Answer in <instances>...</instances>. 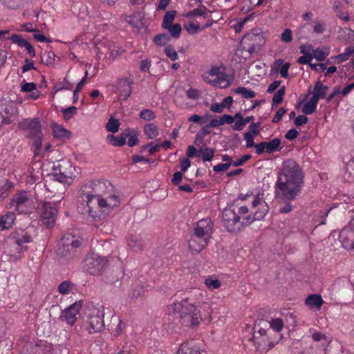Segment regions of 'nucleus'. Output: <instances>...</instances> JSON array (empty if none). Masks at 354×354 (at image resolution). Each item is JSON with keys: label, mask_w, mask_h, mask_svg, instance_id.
Returning <instances> with one entry per match:
<instances>
[{"label": "nucleus", "mask_w": 354, "mask_h": 354, "mask_svg": "<svg viewBox=\"0 0 354 354\" xmlns=\"http://www.w3.org/2000/svg\"><path fill=\"white\" fill-rule=\"evenodd\" d=\"M109 186H111V183L104 180L91 181L84 186L82 198L86 203L88 215L93 219H104L120 205L119 197L115 194L103 197Z\"/></svg>", "instance_id": "1"}, {"label": "nucleus", "mask_w": 354, "mask_h": 354, "mask_svg": "<svg viewBox=\"0 0 354 354\" xmlns=\"http://www.w3.org/2000/svg\"><path fill=\"white\" fill-rule=\"evenodd\" d=\"M304 177L302 167L295 160L283 161L277 174L276 197L283 201L295 200L301 193Z\"/></svg>", "instance_id": "2"}, {"label": "nucleus", "mask_w": 354, "mask_h": 354, "mask_svg": "<svg viewBox=\"0 0 354 354\" xmlns=\"http://www.w3.org/2000/svg\"><path fill=\"white\" fill-rule=\"evenodd\" d=\"M18 129L26 138L32 142L35 156L39 155L44 138L41 119L39 117L23 118L18 123Z\"/></svg>", "instance_id": "3"}, {"label": "nucleus", "mask_w": 354, "mask_h": 354, "mask_svg": "<svg viewBox=\"0 0 354 354\" xmlns=\"http://www.w3.org/2000/svg\"><path fill=\"white\" fill-rule=\"evenodd\" d=\"M169 310L174 315H178L185 326H197L202 321L200 310L189 302L187 297H182L180 301H174Z\"/></svg>", "instance_id": "4"}, {"label": "nucleus", "mask_w": 354, "mask_h": 354, "mask_svg": "<svg viewBox=\"0 0 354 354\" xmlns=\"http://www.w3.org/2000/svg\"><path fill=\"white\" fill-rule=\"evenodd\" d=\"M250 216L242 218L238 215L235 209L225 208L223 210V224L229 232L237 233L240 232L244 225L252 222Z\"/></svg>", "instance_id": "5"}, {"label": "nucleus", "mask_w": 354, "mask_h": 354, "mask_svg": "<svg viewBox=\"0 0 354 354\" xmlns=\"http://www.w3.org/2000/svg\"><path fill=\"white\" fill-rule=\"evenodd\" d=\"M266 42L262 30L260 28H254L250 32L245 34L241 43V48L252 54L256 50L264 45Z\"/></svg>", "instance_id": "6"}, {"label": "nucleus", "mask_w": 354, "mask_h": 354, "mask_svg": "<svg viewBox=\"0 0 354 354\" xmlns=\"http://www.w3.org/2000/svg\"><path fill=\"white\" fill-rule=\"evenodd\" d=\"M37 208L41 225L47 228H53L58 214L57 204L52 202H40Z\"/></svg>", "instance_id": "7"}, {"label": "nucleus", "mask_w": 354, "mask_h": 354, "mask_svg": "<svg viewBox=\"0 0 354 354\" xmlns=\"http://www.w3.org/2000/svg\"><path fill=\"white\" fill-rule=\"evenodd\" d=\"M10 207L18 214H29L35 208V205L28 194L26 191H21L13 196Z\"/></svg>", "instance_id": "8"}, {"label": "nucleus", "mask_w": 354, "mask_h": 354, "mask_svg": "<svg viewBox=\"0 0 354 354\" xmlns=\"http://www.w3.org/2000/svg\"><path fill=\"white\" fill-rule=\"evenodd\" d=\"M259 326V324L256 322L254 326V331L252 338L254 343L257 345V349L268 351L274 346L272 336L276 334L272 330H266L263 328H259L257 330Z\"/></svg>", "instance_id": "9"}, {"label": "nucleus", "mask_w": 354, "mask_h": 354, "mask_svg": "<svg viewBox=\"0 0 354 354\" xmlns=\"http://www.w3.org/2000/svg\"><path fill=\"white\" fill-rule=\"evenodd\" d=\"M104 308L102 305H97L88 310L87 323L89 333L100 332L104 328Z\"/></svg>", "instance_id": "10"}, {"label": "nucleus", "mask_w": 354, "mask_h": 354, "mask_svg": "<svg viewBox=\"0 0 354 354\" xmlns=\"http://www.w3.org/2000/svg\"><path fill=\"white\" fill-rule=\"evenodd\" d=\"M61 253L66 259L71 258L75 252L77 248H78L81 242L78 238L72 235L71 234H65L61 239Z\"/></svg>", "instance_id": "11"}, {"label": "nucleus", "mask_w": 354, "mask_h": 354, "mask_svg": "<svg viewBox=\"0 0 354 354\" xmlns=\"http://www.w3.org/2000/svg\"><path fill=\"white\" fill-rule=\"evenodd\" d=\"M106 257H100L97 254H88L84 259V268L93 275L97 274L106 264Z\"/></svg>", "instance_id": "12"}, {"label": "nucleus", "mask_w": 354, "mask_h": 354, "mask_svg": "<svg viewBox=\"0 0 354 354\" xmlns=\"http://www.w3.org/2000/svg\"><path fill=\"white\" fill-rule=\"evenodd\" d=\"M83 306V301L79 300L71 304L62 312L60 319L69 325H74L77 320V315Z\"/></svg>", "instance_id": "13"}, {"label": "nucleus", "mask_w": 354, "mask_h": 354, "mask_svg": "<svg viewBox=\"0 0 354 354\" xmlns=\"http://www.w3.org/2000/svg\"><path fill=\"white\" fill-rule=\"evenodd\" d=\"M212 232V223L211 220L202 219L196 223L192 235L195 236L196 238L205 239V241L208 243Z\"/></svg>", "instance_id": "14"}, {"label": "nucleus", "mask_w": 354, "mask_h": 354, "mask_svg": "<svg viewBox=\"0 0 354 354\" xmlns=\"http://www.w3.org/2000/svg\"><path fill=\"white\" fill-rule=\"evenodd\" d=\"M339 240L344 248L354 249V227L352 220L347 226L340 231Z\"/></svg>", "instance_id": "15"}, {"label": "nucleus", "mask_w": 354, "mask_h": 354, "mask_svg": "<svg viewBox=\"0 0 354 354\" xmlns=\"http://www.w3.org/2000/svg\"><path fill=\"white\" fill-rule=\"evenodd\" d=\"M0 106L1 107V115L3 116V122L6 124H11L18 113L17 107L12 102H0Z\"/></svg>", "instance_id": "16"}, {"label": "nucleus", "mask_w": 354, "mask_h": 354, "mask_svg": "<svg viewBox=\"0 0 354 354\" xmlns=\"http://www.w3.org/2000/svg\"><path fill=\"white\" fill-rule=\"evenodd\" d=\"M9 241L17 243L21 246H26L25 244L32 241V236L24 229L16 228L8 236Z\"/></svg>", "instance_id": "17"}, {"label": "nucleus", "mask_w": 354, "mask_h": 354, "mask_svg": "<svg viewBox=\"0 0 354 354\" xmlns=\"http://www.w3.org/2000/svg\"><path fill=\"white\" fill-rule=\"evenodd\" d=\"M27 250V246H21L17 245V243L9 241V239H8L5 248V253L12 260L17 261L22 258L24 252Z\"/></svg>", "instance_id": "18"}, {"label": "nucleus", "mask_w": 354, "mask_h": 354, "mask_svg": "<svg viewBox=\"0 0 354 354\" xmlns=\"http://www.w3.org/2000/svg\"><path fill=\"white\" fill-rule=\"evenodd\" d=\"M133 84V80L128 77H122L118 80V92L122 100L126 101L130 97Z\"/></svg>", "instance_id": "19"}, {"label": "nucleus", "mask_w": 354, "mask_h": 354, "mask_svg": "<svg viewBox=\"0 0 354 354\" xmlns=\"http://www.w3.org/2000/svg\"><path fill=\"white\" fill-rule=\"evenodd\" d=\"M203 80L213 86L221 87V72L220 68L214 66L209 71L203 75Z\"/></svg>", "instance_id": "20"}, {"label": "nucleus", "mask_w": 354, "mask_h": 354, "mask_svg": "<svg viewBox=\"0 0 354 354\" xmlns=\"http://www.w3.org/2000/svg\"><path fill=\"white\" fill-rule=\"evenodd\" d=\"M71 169L72 166L68 162H59L57 168L55 169V175H59L57 180L61 183H64L67 181L68 178H72L73 173Z\"/></svg>", "instance_id": "21"}, {"label": "nucleus", "mask_w": 354, "mask_h": 354, "mask_svg": "<svg viewBox=\"0 0 354 354\" xmlns=\"http://www.w3.org/2000/svg\"><path fill=\"white\" fill-rule=\"evenodd\" d=\"M127 243L129 248L136 252L142 251L145 247L143 239L135 234H131L127 237Z\"/></svg>", "instance_id": "22"}, {"label": "nucleus", "mask_w": 354, "mask_h": 354, "mask_svg": "<svg viewBox=\"0 0 354 354\" xmlns=\"http://www.w3.org/2000/svg\"><path fill=\"white\" fill-rule=\"evenodd\" d=\"M207 245V242L205 239H201L196 238L195 236L192 235L190 239L188 241V247L192 252L198 253L203 250Z\"/></svg>", "instance_id": "23"}, {"label": "nucleus", "mask_w": 354, "mask_h": 354, "mask_svg": "<svg viewBox=\"0 0 354 354\" xmlns=\"http://www.w3.org/2000/svg\"><path fill=\"white\" fill-rule=\"evenodd\" d=\"M323 304L324 300L318 294L310 295L306 299V304L308 308L316 310H319Z\"/></svg>", "instance_id": "24"}, {"label": "nucleus", "mask_w": 354, "mask_h": 354, "mask_svg": "<svg viewBox=\"0 0 354 354\" xmlns=\"http://www.w3.org/2000/svg\"><path fill=\"white\" fill-rule=\"evenodd\" d=\"M176 354H201V353L193 342H185L181 344Z\"/></svg>", "instance_id": "25"}, {"label": "nucleus", "mask_w": 354, "mask_h": 354, "mask_svg": "<svg viewBox=\"0 0 354 354\" xmlns=\"http://www.w3.org/2000/svg\"><path fill=\"white\" fill-rule=\"evenodd\" d=\"M16 216L13 212H7L0 218V227L2 230H8L12 227Z\"/></svg>", "instance_id": "26"}, {"label": "nucleus", "mask_w": 354, "mask_h": 354, "mask_svg": "<svg viewBox=\"0 0 354 354\" xmlns=\"http://www.w3.org/2000/svg\"><path fill=\"white\" fill-rule=\"evenodd\" d=\"M53 135L55 138H69L71 136V131L65 129L62 125L55 123L52 126Z\"/></svg>", "instance_id": "27"}, {"label": "nucleus", "mask_w": 354, "mask_h": 354, "mask_svg": "<svg viewBox=\"0 0 354 354\" xmlns=\"http://www.w3.org/2000/svg\"><path fill=\"white\" fill-rule=\"evenodd\" d=\"M14 185L6 178H0V198H5L10 194Z\"/></svg>", "instance_id": "28"}, {"label": "nucleus", "mask_w": 354, "mask_h": 354, "mask_svg": "<svg viewBox=\"0 0 354 354\" xmlns=\"http://www.w3.org/2000/svg\"><path fill=\"white\" fill-rule=\"evenodd\" d=\"M143 131L149 139H153L158 136L159 131L156 124L148 123L144 126Z\"/></svg>", "instance_id": "29"}, {"label": "nucleus", "mask_w": 354, "mask_h": 354, "mask_svg": "<svg viewBox=\"0 0 354 354\" xmlns=\"http://www.w3.org/2000/svg\"><path fill=\"white\" fill-rule=\"evenodd\" d=\"M328 90V86L324 85L320 81L316 82L313 91V94L317 96L319 99L324 98Z\"/></svg>", "instance_id": "30"}, {"label": "nucleus", "mask_w": 354, "mask_h": 354, "mask_svg": "<svg viewBox=\"0 0 354 354\" xmlns=\"http://www.w3.org/2000/svg\"><path fill=\"white\" fill-rule=\"evenodd\" d=\"M73 86V84L65 77L63 81L55 83L53 88V93L55 95L56 93L62 90H71Z\"/></svg>", "instance_id": "31"}, {"label": "nucleus", "mask_w": 354, "mask_h": 354, "mask_svg": "<svg viewBox=\"0 0 354 354\" xmlns=\"http://www.w3.org/2000/svg\"><path fill=\"white\" fill-rule=\"evenodd\" d=\"M333 10L336 13L338 17L343 19L345 21H348L350 19L349 15L347 12H342V3L339 1H335L333 6Z\"/></svg>", "instance_id": "32"}, {"label": "nucleus", "mask_w": 354, "mask_h": 354, "mask_svg": "<svg viewBox=\"0 0 354 354\" xmlns=\"http://www.w3.org/2000/svg\"><path fill=\"white\" fill-rule=\"evenodd\" d=\"M75 284L70 281H64L58 286V292L62 295H68L73 290Z\"/></svg>", "instance_id": "33"}, {"label": "nucleus", "mask_w": 354, "mask_h": 354, "mask_svg": "<svg viewBox=\"0 0 354 354\" xmlns=\"http://www.w3.org/2000/svg\"><path fill=\"white\" fill-rule=\"evenodd\" d=\"M266 152L272 153L274 151H278L279 145L281 144V140L279 138H274L270 142H265Z\"/></svg>", "instance_id": "34"}, {"label": "nucleus", "mask_w": 354, "mask_h": 354, "mask_svg": "<svg viewBox=\"0 0 354 354\" xmlns=\"http://www.w3.org/2000/svg\"><path fill=\"white\" fill-rule=\"evenodd\" d=\"M344 178L348 182L354 181V159L346 163Z\"/></svg>", "instance_id": "35"}, {"label": "nucleus", "mask_w": 354, "mask_h": 354, "mask_svg": "<svg viewBox=\"0 0 354 354\" xmlns=\"http://www.w3.org/2000/svg\"><path fill=\"white\" fill-rule=\"evenodd\" d=\"M107 138L113 146L121 147L126 143V136L124 134L120 136H115L112 134H109Z\"/></svg>", "instance_id": "36"}, {"label": "nucleus", "mask_w": 354, "mask_h": 354, "mask_svg": "<svg viewBox=\"0 0 354 354\" xmlns=\"http://www.w3.org/2000/svg\"><path fill=\"white\" fill-rule=\"evenodd\" d=\"M285 86H281L277 93H274L272 97V109H274L283 101V97L285 94Z\"/></svg>", "instance_id": "37"}, {"label": "nucleus", "mask_w": 354, "mask_h": 354, "mask_svg": "<svg viewBox=\"0 0 354 354\" xmlns=\"http://www.w3.org/2000/svg\"><path fill=\"white\" fill-rule=\"evenodd\" d=\"M87 76H88V71H86L84 76L80 80V82L77 84L75 90L73 91V103H77V101L79 100V92L83 88V86H84V84L86 82V80L87 78Z\"/></svg>", "instance_id": "38"}, {"label": "nucleus", "mask_w": 354, "mask_h": 354, "mask_svg": "<svg viewBox=\"0 0 354 354\" xmlns=\"http://www.w3.org/2000/svg\"><path fill=\"white\" fill-rule=\"evenodd\" d=\"M205 284L209 290H213L218 288L221 286V283L214 276H210L205 279Z\"/></svg>", "instance_id": "39"}, {"label": "nucleus", "mask_w": 354, "mask_h": 354, "mask_svg": "<svg viewBox=\"0 0 354 354\" xmlns=\"http://www.w3.org/2000/svg\"><path fill=\"white\" fill-rule=\"evenodd\" d=\"M176 16V11L170 10L167 11L164 16L162 27L163 28H169L170 26L173 25L172 22Z\"/></svg>", "instance_id": "40"}, {"label": "nucleus", "mask_w": 354, "mask_h": 354, "mask_svg": "<svg viewBox=\"0 0 354 354\" xmlns=\"http://www.w3.org/2000/svg\"><path fill=\"white\" fill-rule=\"evenodd\" d=\"M212 133V129L207 124L204 126L196 134L194 143L201 142L203 138Z\"/></svg>", "instance_id": "41"}, {"label": "nucleus", "mask_w": 354, "mask_h": 354, "mask_svg": "<svg viewBox=\"0 0 354 354\" xmlns=\"http://www.w3.org/2000/svg\"><path fill=\"white\" fill-rule=\"evenodd\" d=\"M214 156V151L212 149L205 148L201 149L197 153V157L201 158L203 161H210Z\"/></svg>", "instance_id": "42"}, {"label": "nucleus", "mask_w": 354, "mask_h": 354, "mask_svg": "<svg viewBox=\"0 0 354 354\" xmlns=\"http://www.w3.org/2000/svg\"><path fill=\"white\" fill-rule=\"evenodd\" d=\"M250 17L251 15H248L244 19L241 20L240 21L233 20L231 21L229 24H230V26L234 29L236 33H239L242 30L244 24L248 20L250 19Z\"/></svg>", "instance_id": "43"}, {"label": "nucleus", "mask_w": 354, "mask_h": 354, "mask_svg": "<svg viewBox=\"0 0 354 354\" xmlns=\"http://www.w3.org/2000/svg\"><path fill=\"white\" fill-rule=\"evenodd\" d=\"M120 123L118 120L111 118L106 124V129L109 132L116 133L118 131Z\"/></svg>", "instance_id": "44"}, {"label": "nucleus", "mask_w": 354, "mask_h": 354, "mask_svg": "<svg viewBox=\"0 0 354 354\" xmlns=\"http://www.w3.org/2000/svg\"><path fill=\"white\" fill-rule=\"evenodd\" d=\"M139 116L141 119L145 121H151L156 117L153 111L147 109L142 110L139 113Z\"/></svg>", "instance_id": "45"}, {"label": "nucleus", "mask_w": 354, "mask_h": 354, "mask_svg": "<svg viewBox=\"0 0 354 354\" xmlns=\"http://www.w3.org/2000/svg\"><path fill=\"white\" fill-rule=\"evenodd\" d=\"M235 93L241 94L244 98L250 99L255 97L256 93L254 91L248 89L245 87H239L235 89Z\"/></svg>", "instance_id": "46"}, {"label": "nucleus", "mask_w": 354, "mask_h": 354, "mask_svg": "<svg viewBox=\"0 0 354 354\" xmlns=\"http://www.w3.org/2000/svg\"><path fill=\"white\" fill-rule=\"evenodd\" d=\"M166 29L168 30L170 35L175 39L179 38L182 30V28L180 24L171 25Z\"/></svg>", "instance_id": "47"}, {"label": "nucleus", "mask_w": 354, "mask_h": 354, "mask_svg": "<svg viewBox=\"0 0 354 354\" xmlns=\"http://www.w3.org/2000/svg\"><path fill=\"white\" fill-rule=\"evenodd\" d=\"M169 41V37L167 34L157 35L153 37V42L158 46H165Z\"/></svg>", "instance_id": "48"}, {"label": "nucleus", "mask_w": 354, "mask_h": 354, "mask_svg": "<svg viewBox=\"0 0 354 354\" xmlns=\"http://www.w3.org/2000/svg\"><path fill=\"white\" fill-rule=\"evenodd\" d=\"M10 39L12 43L17 44L21 48H25L28 44V41L21 37V35L17 34L12 35Z\"/></svg>", "instance_id": "49"}, {"label": "nucleus", "mask_w": 354, "mask_h": 354, "mask_svg": "<svg viewBox=\"0 0 354 354\" xmlns=\"http://www.w3.org/2000/svg\"><path fill=\"white\" fill-rule=\"evenodd\" d=\"M209 120V114L205 116H200L198 115H193L188 118L189 122H193L199 124H205Z\"/></svg>", "instance_id": "50"}, {"label": "nucleus", "mask_w": 354, "mask_h": 354, "mask_svg": "<svg viewBox=\"0 0 354 354\" xmlns=\"http://www.w3.org/2000/svg\"><path fill=\"white\" fill-rule=\"evenodd\" d=\"M165 53L167 57L171 61L178 59V54L171 45H169L165 48Z\"/></svg>", "instance_id": "51"}, {"label": "nucleus", "mask_w": 354, "mask_h": 354, "mask_svg": "<svg viewBox=\"0 0 354 354\" xmlns=\"http://www.w3.org/2000/svg\"><path fill=\"white\" fill-rule=\"evenodd\" d=\"M37 88V84L34 82H27L25 80L21 84V91L24 93L32 92Z\"/></svg>", "instance_id": "52"}, {"label": "nucleus", "mask_w": 354, "mask_h": 354, "mask_svg": "<svg viewBox=\"0 0 354 354\" xmlns=\"http://www.w3.org/2000/svg\"><path fill=\"white\" fill-rule=\"evenodd\" d=\"M62 112L63 113L64 119L66 120H68L72 118L73 115L77 114V109L75 106H72L68 108L62 109Z\"/></svg>", "instance_id": "53"}, {"label": "nucleus", "mask_w": 354, "mask_h": 354, "mask_svg": "<svg viewBox=\"0 0 354 354\" xmlns=\"http://www.w3.org/2000/svg\"><path fill=\"white\" fill-rule=\"evenodd\" d=\"M129 133L125 135L126 138L129 137L127 145L132 147L136 146L138 143V136L133 130H129Z\"/></svg>", "instance_id": "54"}, {"label": "nucleus", "mask_w": 354, "mask_h": 354, "mask_svg": "<svg viewBox=\"0 0 354 354\" xmlns=\"http://www.w3.org/2000/svg\"><path fill=\"white\" fill-rule=\"evenodd\" d=\"M270 326L276 332H279L283 327V322L281 319L276 318L270 322Z\"/></svg>", "instance_id": "55"}, {"label": "nucleus", "mask_w": 354, "mask_h": 354, "mask_svg": "<svg viewBox=\"0 0 354 354\" xmlns=\"http://www.w3.org/2000/svg\"><path fill=\"white\" fill-rule=\"evenodd\" d=\"M235 118H236L235 120H236V121L234 123V124L232 126V129L234 131H241L243 129V127L245 126L244 122H243V118L242 115L239 113L235 115Z\"/></svg>", "instance_id": "56"}, {"label": "nucleus", "mask_w": 354, "mask_h": 354, "mask_svg": "<svg viewBox=\"0 0 354 354\" xmlns=\"http://www.w3.org/2000/svg\"><path fill=\"white\" fill-rule=\"evenodd\" d=\"M328 55V51H324L319 48H317L313 50V57H314L318 61H324L326 57Z\"/></svg>", "instance_id": "57"}, {"label": "nucleus", "mask_w": 354, "mask_h": 354, "mask_svg": "<svg viewBox=\"0 0 354 354\" xmlns=\"http://www.w3.org/2000/svg\"><path fill=\"white\" fill-rule=\"evenodd\" d=\"M204 28H201L198 22H192L188 24L187 27V30L189 34L194 35L198 33L200 30L203 29Z\"/></svg>", "instance_id": "58"}, {"label": "nucleus", "mask_w": 354, "mask_h": 354, "mask_svg": "<svg viewBox=\"0 0 354 354\" xmlns=\"http://www.w3.org/2000/svg\"><path fill=\"white\" fill-rule=\"evenodd\" d=\"M55 55L53 52H46L44 56L42 57V61L45 62L47 65H53L55 63Z\"/></svg>", "instance_id": "59"}, {"label": "nucleus", "mask_w": 354, "mask_h": 354, "mask_svg": "<svg viewBox=\"0 0 354 354\" xmlns=\"http://www.w3.org/2000/svg\"><path fill=\"white\" fill-rule=\"evenodd\" d=\"M317 105H313L309 102H307L302 108V112L304 114L310 115L315 111Z\"/></svg>", "instance_id": "60"}, {"label": "nucleus", "mask_w": 354, "mask_h": 354, "mask_svg": "<svg viewBox=\"0 0 354 354\" xmlns=\"http://www.w3.org/2000/svg\"><path fill=\"white\" fill-rule=\"evenodd\" d=\"M244 139L246 141V147L251 148L255 146V143L254 142V136L251 132H246L244 133Z\"/></svg>", "instance_id": "61"}, {"label": "nucleus", "mask_w": 354, "mask_h": 354, "mask_svg": "<svg viewBox=\"0 0 354 354\" xmlns=\"http://www.w3.org/2000/svg\"><path fill=\"white\" fill-rule=\"evenodd\" d=\"M313 57V55L310 53H308L306 55H304L303 56H301L297 59V63L299 64H311L310 62L312 61Z\"/></svg>", "instance_id": "62"}, {"label": "nucleus", "mask_w": 354, "mask_h": 354, "mask_svg": "<svg viewBox=\"0 0 354 354\" xmlns=\"http://www.w3.org/2000/svg\"><path fill=\"white\" fill-rule=\"evenodd\" d=\"M281 39L282 41L289 43L292 40V31L290 29H286L281 34Z\"/></svg>", "instance_id": "63"}, {"label": "nucleus", "mask_w": 354, "mask_h": 354, "mask_svg": "<svg viewBox=\"0 0 354 354\" xmlns=\"http://www.w3.org/2000/svg\"><path fill=\"white\" fill-rule=\"evenodd\" d=\"M287 112V109H286L285 108L283 107H281L280 109H279L276 113H275V115L274 116V118H272V122L273 123H277L279 122L282 116Z\"/></svg>", "instance_id": "64"}]
</instances>
